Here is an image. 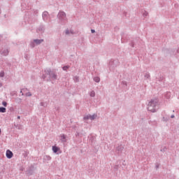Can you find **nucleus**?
Segmentation results:
<instances>
[{
	"mask_svg": "<svg viewBox=\"0 0 179 179\" xmlns=\"http://www.w3.org/2000/svg\"><path fill=\"white\" fill-rule=\"evenodd\" d=\"M159 106V100L157 99H151L148 103V110L151 113H156V107Z\"/></svg>",
	"mask_w": 179,
	"mask_h": 179,
	"instance_id": "nucleus-1",
	"label": "nucleus"
},
{
	"mask_svg": "<svg viewBox=\"0 0 179 179\" xmlns=\"http://www.w3.org/2000/svg\"><path fill=\"white\" fill-rule=\"evenodd\" d=\"M47 76H49V78H50L52 80H57V74H55V73L48 69L45 71V74H43V78L45 79Z\"/></svg>",
	"mask_w": 179,
	"mask_h": 179,
	"instance_id": "nucleus-2",
	"label": "nucleus"
},
{
	"mask_svg": "<svg viewBox=\"0 0 179 179\" xmlns=\"http://www.w3.org/2000/svg\"><path fill=\"white\" fill-rule=\"evenodd\" d=\"M97 118V114H94V115H87L84 117L85 121L87 120H91V121H93V120H96Z\"/></svg>",
	"mask_w": 179,
	"mask_h": 179,
	"instance_id": "nucleus-3",
	"label": "nucleus"
},
{
	"mask_svg": "<svg viewBox=\"0 0 179 179\" xmlns=\"http://www.w3.org/2000/svg\"><path fill=\"white\" fill-rule=\"evenodd\" d=\"M20 93H22V96H31V93L29 92L27 88H24L22 90H21V92Z\"/></svg>",
	"mask_w": 179,
	"mask_h": 179,
	"instance_id": "nucleus-4",
	"label": "nucleus"
},
{
	"mask_svg": "<svg viewBox=\"0 0 179 179\" xmlns=\"http://www.w3.org/2000/svg\"><path fill=\"white\" fill-rule=\"evenodd\" d=\"M58 17L60 20H66V14L64 12H59L58 14Z\"/></svg>",
	"mask_w": 179,
	"mask_h": 179,
	"instance_id": "nucleus-5",
	"label": "nucleus"
},
{
	"mask_svg": "<svg viewBox=\"0 0 179 179\" xmlns=\"http://www.w3.org/2000/svg\"><path fill=\"white\" fill-rule=\"evenodd\" d=\"M52 149L54 153H57V155L61 153V148L56 145H53Z\"/></svg>",
	"mask_w": 179,
	"mask_h": 179,
	"instance_id": "nucleus-6",
	"label": "nucleus"
},
{
	"mask_svg": "<svg viewBox=\"0 0 179 179\" xmlns=\"http://www.w3.org/2000/svg\"><path fill=\"white\" fill-rule=\"evenodd\" d=\"M6 156L7 159H12L13 157V152H12V151H10V150H8L6 151Z\"/></svg>",
	"mask_w": 179,
	"mask_h": 179,
	"instance_id": "nucleus-7",
	"label": "nucleus"
},
{
	"mask_svg": "<svg viewBox=\"0 0 179 179\" xmlns=\"http://www.w3.org/2000/svg\"><path fill=\"white\" fill-rule=\"evenodd\" d=\"M48 17H49L48 12L47 11L43 12V20H45V22H47V20H48Z\"/></svg>",
	"mask_w": 179,
	"mask_h": 179,
	"instance_id": "nucleus-8",
	"label": "nucleus"
},
{
	"mask_svg": "<svg viewBox=\"0 0 179 179\" xmlns=\"http://www.w3.org/2000/svg\"><path fill=\"white\" fill-rule=\"evenodd\" d=\"M66 135L62 134L60 135V141L62 142V143H65L66 142L67 139H66Z\"/></svg>",
	"mask_w": 179,
	"mask_h": 179,
	"instance_id": "nucleus-9",
	"label": "nucleus"
},
{
	"mask_svg": "<svg viewBox=\"0 0 179 179\" xmlns=\"http://www.w3.org/2000/svg\"><path fill=\"white\" fill-rule=\"evenodd\" d=\"M0 52L2 55L6 56L9 54V50H8V49H4L3 50H1Z\"/></svg>",
	"mask_w": 179,
	"mask_h": 179,
	"instance_id": "nucleus-10",
	"label": "nucleus"
},
{
	"mask_svg": "<svg viewBox=\"0 0 179 179\" xmlns=\"http://www.w3.org/2000/svg\"><path fill=\"white\" fill-rule=\"evenodd\" d=\"M44 40L43 39H35L34 42L36 43V45H38V44H41Z\"/></svg>",
	"mask_w": 179,
	"mask_h": 179,
	"instance_id": "nucleus-11",
	"label": "nucleus"
},
{
	"mask_svg": "<svg viewBox=\"0 0 179 179\" xmlns=\"http://www.w3.org/2000/svg\"><path fill=\"white\" fill-rule=\"evenodd\" d=\"M117 150L118 152H122L124 150V147H122V145H119L117 148Z\"/></svg>",
	"mask_w": 179,
	"mask_h": 179,
	"instance_id": "nucleus-12",
	"label": "nucleus"
},
{
	"mask_svg": "<svg viewBox=\"0 0 179 179\" xmlns=\"http://www.w3.org/2000/svg\"><path fill=\"white\" fill-rule=\"evenodd\" d=\"M66 34L69 35V34H75V33H73V31L72 30H66L65 32Z\"/></svg>",
	"mask_w": 179,
	"mask_h": 179,
	"instance_id": "nucleus-13",
	"label": "nucleus"
},
{
	"mask_svg": "<svg viewBox=\"0 0 179 179\" xmlns=\"http://www.w3.org/2000/svg\"><path fill=\"white\" fill-rule=\"evenodd\" d=\"M90 96L91 97H94L96 96V92H94V91H92L90 93Z\"/></svg>",
	"mask_w": 179,
	"mask_h": 179,
	"instance_id": "nucleus-14",
	"label": "nucleus"
},
{
	"mask_svg": "<svg viewBox=\"0 0 179 179\" xmlns=\"http://www.w3.org/2000/svg\"><path fill=\"white\" fill-rule=\"evenodd\" d=\"M0 113H6V108L3 107L0 108Z\"/></svg>",
	"mask_w": 179,
	"mask_h": 179,
	"instance_id": "nucleus-15",
	"label": "nucleus"
},
{
	"mask_svg": "<svg viewBox=\"0 0 179 179\" xmlns=\"http://www.w3.org/2000/svg\"><path fill=\"white\" fill-rule=\"evenodd\" d=\"M94 82H96V83H99V82H100V78L95 77V78H94Z\"/></svg>",
	"mask_w": 179,
	"mask_h": 179,
	"instance_id": "nucleus-16",
	"label": "nucleus"
},
{
	"mask_svg": "<svg viewBox=\"0 0 179 179\" xmlns=\"http://www.w3.org/2000/svg\"><path fill=\"white\" fill-rule=\"evenodd\" d=\"M144 76L145 79H149V78H150V74H149V73H146Z\"/></svg>",
	"mask_w": 179,
	"mask_h": 179,
	"instance_id": "nucleus-17",
	"label": "nucleus"
},
{
	"mask_svg": "<svg viewBox=\"0 0 179 179\" xmlns=\"http://www.w3.org/2000/svg\"><path fill=\"white\" fill-rule=\"evenodd\" d=\"M68 69H69V66H64L63 67V71H68Z\"/></svg>",
	"mask_w": 179,
	"mask_h": 179,
	"instance_id": "nucleus-18",
	"label": "nucleus"
},
{
	"mask_svg": "<svg viewBox=\"0 0 179 179\" xmlns=\"http://www.w3.org/2000/svg\"><path fill=\"white\" fill-rule=\"evenodd\" d=\"M3 76H5V72L1 71V73H0V78H3Z\"/></svg>",
	"mask_w": 179,
	"mask_h": 179,
	"instance_id": "nucleus-19",
	"label": "nucleus"
},
{
	"mask_svg": "<svg viewBox=\"0 0 179 179\" xmlns=\"http://www.w3.org/2000/svg\"><path fill=\"white\" fill-rule=\"evenodd\" d=\"M2 104L4 107H6V106H8V103H6V101H3Z\"/></svg>",
	"mask_w": 179,
	"mask_h": 179,
	"instance_id": "nucleus-20",
	"label": "nucleus"
},
{
	"mask_svg": "<svg viewBox=\"0 0 179 179\" xmlns=\"http://www.w3.org/2000/svg\"><path fill=\"white\" fill-rule=\"evenodd\" d=\"M143 16H148V12L145 11V13H143Z\"/></svg>",
	"mask_w": 179,
	"mask_h": 179,
	"instance_id": "nucleus-21",
	"label": "nucleus"
},
{
	"mask_svg": "<svg viewBox=\"0 0 179 179\" xmlns=\"http://www.w3.org/2000/svg\"><path fill=\"white\" fill-rule=\"evenodd\" d=\"M91 32H92V33H96V31H95L94 29H92V30H91Z\"/></svg>",
	"mask_w": 179,
	"mask_h": 179,
	"instance_id": "nucleus-22",
	"label": "nucleus"
},
{
	"mask_svg": "<svg viewBox=\"0 0 179 179\" xmlns=\"http://www.w3.org/2000/svg\"><path fill=\"white\" fill-rule=\"evenodd\" d=\"M31 45L32 48H34V43L31 44Z\"/></svg>",
	"mask_w": 179,
	"mask_h": 179,
	"instance_id": "nucleus-23",
	"label": "nucleus"
},
{
	"mask_svg": "<svg viewBox=\"0 0 179 179\" xmlns=\"http://www.w3.org/2000/svg\"><path fill=\"white\" fill-rule=\"evenodd\" d=\"M2 83H0V87H2Z\"/></svg>",
	"mask_w": 179,
	"mask_h": 179,
	"instance_id": "nucleus-24",
	"label": "nucleus"
},
{
	"mask_svg": "<svg viewBox=\"0 0 179 179\" xmlns=\"http://www.w3.org/2000/svg\"><path fill=\"white\" fill-rule=\"evenodd\" d=\"M17 120H20V116H17Z\"/></svg>",
	"mask_w": 179,
	"mask_h": 179,
	"instance_id": "nucleus-25",
	"label": "nucleus"
},
{
	"mask_svg": "<svg viewBox=\"0 0 179 179\" xmlns=\"http://www.w3.org/2000/svg\"><path fill=\"white\" fill-rule=\"evenodd\" d=\"M171 118H174V115H171Z\"/></svg>",
	"mask_w": 179,
	"mask_h": 179,
	"instance_id": "nucleus-26",
	"label": "nucleus"
},
{
	"mask_svg": "<svg viewBox=\"0 0 179 179\" xmlns=\"http://www.w3.org/2000/svg\"><path fill=\"white\" fill-rule=\"evenodd\" d=\"M1 134H2V131H1V129H0V135H1Z\"/></svg>",
	"mask_w": 179,
	"mask_h": 179,
	"instance_id": "nucleus-27",
	"label": "nucleus"
},
{
	"mask_svg": "<svg viewBox=\"0 0 179 179\" xmlns=\"http://www.w3.org/2000/svg\"><path fill=\"white\" fill-rule=\"evenodd\" d=\"M0 13H1V10H0Z\"/></svg>",
	"mask_w": 179,
	"mask_h": 179,
	"instance_id": "nucleus-28",
	"label": "nucleus"
}]
</instances>
